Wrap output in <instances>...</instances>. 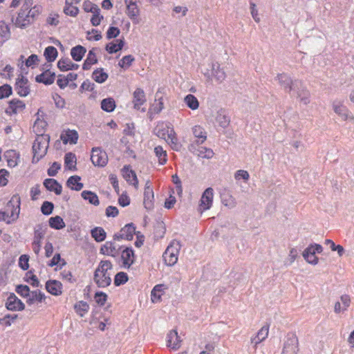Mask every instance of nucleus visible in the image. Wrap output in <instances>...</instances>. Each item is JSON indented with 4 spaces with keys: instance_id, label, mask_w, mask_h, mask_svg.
Segmentation results:
<instances>
[{
    "instance_id": "nucleus-25",
    "label": "nucleus",
    "mask_w": 354,
    "mask_h": 354,
    "mask_svg": "<svg viewBox=\"0 0 354 354\" xmlns=\"http://www.w3.org/2000/svg\"><path fill=\"white\" fill-rule=\"evenodd\" d=\"M44 185L48 190L54 192L57 195H59L62 193V185L53 178L46 179L44 182Z\"/></svg>"
},
{
    "instance_id": "nucleus-44",
    "label": "nucleus",
    "mask_w": 354,
    "mask_h": 354,
    "mask_svg": "<svg viewBox=\"0 0 354 354\" xmlns=\"http://www.w3.org/2000/svg\"><path fill=\"white\" fill-rule=\"evenodd\" d=\"M124 44V42L122 39H118L116 40V43L111 42L107 44L106 46V50L109 53H116L122 48Z\"/></svg>"
},
{
    "instance_id": "nucleus-7",
    "label": "nucleus",
    "mask_w": 354,
    "mask_h": 354,
    "mask_svg": "<svg viewBox=\"0 0 354 354\" xmlns=\"http://www.w3.org/2000/svg\"><path fill=\"white\" fill-rule=\"evenodd\" d=\"M6 207L11 222L16 221L20 212V197L18 195L13 196Z\"/></svg>"
},
{
    "instance_id": "nucleus-56",
    "label": "nucleus",
    "mask_w": 354,
    "mask_h": 354,
    "mask_svg": "<svg viewBox=\"0 0 354 354\" xmlns=\"http://www.w3.org/2000/svg\"><path fill=\"white\" fill-rule=\"evenodd\" d=\"M156 103L153 104L149 109V113H159L164 108L162 98L156 100Z\"/></svg>"
},
{
    "instance_id": "nucleus-59",
    "label": "nucleus",
    "mask_w": 354,
    "mask_h": 354,
    "mask_svg": "<svg viewBox=\"0 0 354 354\" xmlns=\"http://www.w3.org/2000/svg\"><path fill=\"white\" fill-rule=\"evenodd\" d=\"M64 12L67 15L75 17L78 14L79 9L77 7L73 6L72 3H69L66 4L64 9Z\"/></svg>"
},
{
    "instance_id": "nucleus-34",
    "label": "nucleus",
    "mask_w": 354,
    "mask_h": 354,
    "mask_svg": "<svg viewBox=\"0 0 354 354\" xmlns=\"http://www.w3.org/2000/svg\"><path fill=\"white\" fill-rule=\"evenodd\" d=\"M81 178L78 176H71L67 180V185L72 189L75 191L81 190L84 185L82 183H80Z\"/></svg>"
},
{
    "instance_id": "nucleus-41",
    "label": "nucleus",
    "mask_w": 354,
    "mask_h": 354,
    "mask_svg": "<svg viewBox=\"0 0 354 354\" xmlns=\"http://www.w3.org/2000/svg\"><path fill=\"white\" fill-rule=\"evenodd\" d=\"M82 197L94 205H98L100 202L97 196L91 191H83L81 194Z\"/></svg>"
},
{
    "instance_id": "nucleus-46",
    "label": "nucleus",
    "mask_w": 354,
    "mask_h": 354,
    "mask_svg": "<svg viewBox=\"0 0 354 354\" xmlns=\"http://www.w3.org/2000/svg\"><path fill=\"white\" fill-rule=\"evenodd\" d=\"M44 234L41 232H36L32 242V250L36 254H39L41 245V239Z\"/></svg>"
},
{
    "instance_id": "nucleus-45",
    "label": "nucleus",
    "mask_w": 354,
    "mask_h": 354,
    "mask_svg": "<svg viewBox=\"0 0 354 354\" xmlns=\"http://www.w3.org/2000/svg\"><path fill=\"white\" fill-rule=\"evenodd\" d=\"M47 126V122L43 120L37 119L33 125V131L38 135H45L44 130Z\"/></svg>"
},
{
    "instance_id": "nucleus-62",
    "label": "nucleus",
    "mask_w": 354,
    "mask_h": 354,
    "mask_svg": "<svg viewBox=\"0 0 354 354\" xmlns=\"http://www.w3.org/2000/svg\"><path fill=\"white\" fill-rule=\"evenodd\" d=\"M12 94V87L8 84L0 86V99L9 97Z\"/></svg>"
},
{
    "instance_id": "nucleus-16",
    "label": "nucleus",
    "mask_w": 354,
    "mask_h": 354,
    "mask_svg": "<svg viewBox=\"0 0 354 354\" xmlns=\"http://www.w3.org/2000/svg\"><path fill=\"white\" fill-rule=\"evenodd\" d=\"M26 107L25 103L18 99H13L9 102V106L6 112L9 114H17L21 113Z\"/></svg>"
},
{
    "instance_id": "nucleus-15",
    "label": "nucleus",
    "mask_w": 354,
    "mask_h": 354,
    "mask_svg": "<svg viewBox=\"0 0 354 354\" xmlns=\"http://www.w3.org/2000/svg\"><path fill=\"white\" fill-rule=\"evenodd\" d=\"M6 308L10 310H22L25 306L15 295L11 294L7 299Z\"/></svg>"
},
{
    "instance_id": "nucleus-2",
    "label": "nucleus",
    "mask_w": 354,
    "mask_h": 354,
    "mask_svg": "<svg viewBox=\"0 0 354 354\" xmlns=\"http://www.w3.org/2000/svg\"><path fill=\"white\" fill-rule=\"evenodd\" d=\"M113 265L111 261H101L95 270L93 280L100 288H106L111 283Z\"/></svg>"
},
{
    "instance_id": "nucleus-55",
    "label": "nucleus",
    "mask_w": 354,
    "mask_h": 354,
    "mask_svg": "<svg viewBox=\"0 0 354 354\" xmlns=\"http://www.w3.org/2000/svg\"><path fill=\"white\" fill-rule=\"evenodd\" d=\"M10 35L8 25L3 21H0V37L3 41L7 40Z\"/></svg>"
},
{
    "instance_id": "nucleus-20",
    "label": "nucleus",
    "mask_w": 354,
    "mask_h": 354,
    "mask_svg": "<svg viewBox=\"0 0 354 354\" xmlns=\"http://www.w3.org/2000/svg\"><path fill=\"white\" fill-rule=\"evenodd\" d=\"M46 289L51 295L58 296L62 293V284L57 280H49L46 283Z\"/></svg>"
},
{
    "instance_id": "nucleus-38",
    "label": "nucleus",
    "mask_w": 354,
    "mask_h": 354,
    "mask_svg": "<svg viewBox=\"0 0 354 354\" xmlns=\"http://www.w3.org/2000/svg\"><path fill=\"white\" fill-rule=\"evenodd\" d=\"M115 102L113 98L108 97L101 102V108L106 112H112L115 109Z\"/></svg>"
},
{
    "instance_id": "nucleus-64",
    "label": "nucleus",
    "mask_w": 354,
    "mask_h": 354,
    "mask_svg": "<svg viewBox=\"0 0 354 354\" xmlns=\"http://www.w3.org/2000/svg\"><path fill=\"white\" fill-rule=\"evenodd\" d=\"M71 61L68 59H61L57 63L58 68L62 71L70 70Z\"/></svg>"
},
{
    "instance_id": "nucleus-5",
    "label": "nucleus",
    "mask_w": 354,
    "mask_h": 354,
    "mask_svg": "<svg viewBox=\"0 0 354 354\" xmlns=\"http://www.w3.org/2000/svg\"><path fill=\"white\" fill-rule=\"evenodd\" d=\"M180 247V242L176 240L172 241L168 245L163 254L164 260L167 266H172L177 263Z\"/></svg>"
},
{
    "instance_id": "nucleus-43",
    "label": "nucleus",
    "mask_w": 354,
    "mask_h": 354,
    "mask_svg": "<svg viewBox=\"0 0 354 354\" xmlns=\"http://www.w3.org/2000/svg\"><path fill=\"white\" fill-rule=\"evenodd\" d=\"M57 49L54 46H50L46 48L44 55L48 62H52L57 58Z\"/></svg>"
},
{
    "instance_id": "nucleus-23",
    "label": "nucleus",
    "mask_w": 354,
    "mask_h": 354,
    "mask_svg": "<svg viewBox=\"0 0 354 354\" xmlns=\"http://www.w3.org/2000/svg\"><path fill=\"white\" fill-rule=\"evenodd\" d=\"M135 227L133 224H127L126 225L122 230H120V232L119 235H115V239H122L126 240H131L133 236V234L135 232Z\"/></svg>"
},
{
    "instance_id": "nucleus-42",
    "label": "nucleus",
    "mask_w": 354,
    "mask_h": 354,
    "mask_svg": "<svg viewBox=\"0 0 354 354\" xmlns=\"http://www.w3.org/2000/svg\"><path fill=\"white\" fill-rule=\"evenodd\" d=\"M170 129H169L168 127H164V125L162 124V125H158L154 129V132L158 138L164 139L165 140H167V139L169 135V133H170Z\"/></svg>"
},
{
    "instance_id": "nucleus-49",
    "label": "nucleus",
    "mask_w": 354,
    "mask_h": 354,
    "mask_svg": "<svg viewBox=\"0 0 354 354\" xmlns=\"http://www.w3.org/2000/svg\"><path fill=\"white\" fill-rule=\"evenodd\" d=\"M4 157L7 160L8 165L10 167H14L17 165V153L13 150H9L6 151Z\"/></svg>"
},
{
    "instance_id": "nucleus-57",
    "label": "nucleus",
    "mask_w": 354,
    "mask_h": 354,
    "mask_svg": "<svg viewBox=\"0 0 354 354\" xmlns=\"http://www.w3.org/2000/svg\"><path fill=\"white\" fill-rule=\"evenodd\" d=\"M127 281L128 276L127 273L123 272H120L116 274L114 278V283L117 286L125 283Z\"/></svg>"
},
{
    "instance_id": "nucleus-32",
    "label": "nucleus",
    "mask_w": 354,
    "mask_h": 354,
    "mask_svg": "<svg viewBox=\"0 0 354 354\" xmlns=\"http://www.w3.org/2000/svg\"><path fill=\"white\" fill-rule=\"evenodd\" d=\"M61 139L64 143L75 144L78 139V134L74 130H68L65 133L62 134Z\"/></svg>"
},
{
    "instance_id": "nucleus-3",
    "label": "nucleus",
    "mask_w": 354,
    "mask_h": 354,
    "mask_svg": "<svg viewBox=\"0 0 354 354\" xmlns=\"http://www.w3.org/2000/svg\"><path fill=\"white\" fill-rule=\"evenodd\" d=\"M50 136L48 135H38L32 145V162L37 163L47 153Z\"/></svg>"
},
{
    "instance_id": "nucleus-27",
    "label": "nucleus",
    "mask_w": 354,
    "mask_h": 354,
    "mask_svg": "<svg viewBox=\"0 0 354 354\" xmlns=\"http://www.w3.org/2000/svg\"><path fill=\"white\" fill-rule=\"evenodd\" d=\"M55 75L49 71H46L43 73L37 75L35 78L37 82H41L45 84H51L54 82Z\"/></svg>"
},
{
    "instance_id": "nucleus-22",
    "label": "nucleus",
    "mask_w": 354,
    "mask_h": 354,
    "mask_svg": "<svg viewBox=\"0 0 354 354\" xmlns=\"http://www.w3.org/2000/svg\"><path fill=\"white\" fill-rule=\"evenodd\" d=\"M124 179L135 187H138V180L134 171L130 169L129 166H124L122 169Z\"/></svg>"
},
{
    "instance_id": "nucleus-24",
    "label": "nucleus",
    "mask_w": 354,
    "mask_h": 354,
    "mask_svg": "<svg viewBox=\"0 0 354 354\" xmlns=\"http://www.w3.org/2000/svg\"><path fill=\"white\" fill-rule=\"evenodd\" d=\"M121 258L124 266L129 268L134 262V253L133 250L127 248L122 252Z\"/></svg>"
},
{
    "instance_id": "nucleus-4",
    "label": "nucleus",
    "mask_w": 354,
    "mask_h": 354,
    "mask_svg": "<svg viewBox=\"0 0 354 354\" xmlns=\"http://www.w3.org/2000/svg\"><path fill=\"white\" fill-rule=\"evenodd\" d=\"M289 94L291 97H295L304 105H307L310 103V92L300 81L295 80L294 82L291 93Z\"/></svg>"
},
{
    "instance_id": "nucleus-30",
    "label": "nucleus",
    "mask_w": 354,
    "mask_h": 354,
    "mask_svg": "<svg viewBox=\"0 0 354 354\" xmlns=\"http://www.w3.org/2000/svg\"><path fill=\"white\" fill-rule=\"evenodd\" d=\"M101 251L103 254L111 257H115L118 254V250L115 243L111 241L106 242L101 248Z\"/></svg>"
},
{
    "instance_id": "nucleus-17",
    "label": "nucleus",
    "mask_w": 354,
    "mask_h": 354,
    "mask_svg": "<svg viewBox=\"0 0 354 354\" xmlns=\"http://www.w3.org/2000/svg\"><path fill=\"white\" fill-rule=\"evenodd\" d=\"M192 133L196 138L194 142L196 145L203 144L207 139V133L200 125H195L192 128Z\"/></svg>"
},
{
    "instance_id": "nucleus-29",
    "label": "nucleus",
    "mask_w": 354,
    "mask_h": 354,
    "mask_svg": "<svg viewBox=\"0 0 354 354\" xmlns=\"http://www.w3.org/2000/svg\"><path fill=\"white\" fill-rule=\"evenodd\" d=\"M166 141L171 146L172 149L176 151L181 149L182 145L178 142L176 133L173 129H170L169 135Z\"/></svg>"
},
{
    "instance_id": "nucleus-9",
    "label": "nucleus",
    "mask_w": 354,
    "mask_h": 354,
    "mask_svg": "<svg viewBox=\"0 0 354 354\" xmlns=\"http://www.w3.org/2000/svg\"><path fill=\"white\" fill-rule=\"evenodd\" d=\"M213 196L214 190L212 187H208L204 191L199 204V211L201 212L210 209L213 203Z\"/></svg>"
},
{
    "instance_id": "nucleus-12",
    "label": "nucleus",
    "mask_w": 354,
    "mask_h": 354,
    "mask_svg": "<svg viewBox=\"0 0 354 354\" xmlns=\"http://www.w3.org/2000/svg\"><path fill=\"white\" fill-rule=\"evenodd\" d=\"M333 108L335 113L337 114L342 120H354V116L351 115L347 108L341 102H334Z\"/></svg>"
},
{
    "instance_id": "nucleus-1",
    "label": "nucleus",
    "mask_w": 354,
    "mask_h": 354,
    "mask_svg": "<svg viewBox=\"0 0 354 354\" xmlns=\"http://www.w3.org/2000/svg\"><path fill=\"white\" fill-rule=\"evenodd\" d=\"M41 12V8L33 6V0H25L15 21V25L24 28L38 16Z\"/></svg>"
},
{
    "instance_id": "nucleus-28",
    "label": "nucleus",
    "mask_w": 354,
    "mask_h": 354,
    "mask_svg": "<svg viewBox=\"0 0 354 354\" xmlns=\"http://www.w3.org/2000/svg\"><path fill=\"white\" fill-rule=\"evenodd\" d=\"M216 121L221 127L225 128L229 125L230 120L225 111L220 109L216 113Z\"/></svg>"
},
{
    "instance_id": "nucleus-19",
    "label": "nucleus",
    "mask_w": 354,
    "mask_h": 354,
    "mask_svg": "<svg viewBox=\"0 0 354 354\" xmlns=\"http://www.w3.org/2000/svg\"><path fill=\"white\" fill-rule=\"evenodd\" d=\"M278 83L288 93H291L292 87H293L294 82L287 74H279L276 77Z\"/></svg>"
},
{
    "instance_id": "nucleus-31",
    "label": "nucleus",
    "mask_w": 354,
    "mask_h": 354,
    "mask_svg": "<svg viewBox=\"0 0 354 354\" xmlns=\"http://www.w3.org/2000/svg\"><path fill=\"white\" fill-rule=\"evenodd\" d=\"M46 299V296L45 295L44 293L41 292L39 290H35L30 292L26 302L29 305H31L36 301L41 302L43 301H45Z\"/></svg>"
},
{
    "instance_id": "nucleus-6",
    "label": "nucleus",
    "mask_w": 354,
    "mask_h": 354,
    "mask_svg": "<svg viewBox=\"0 0 354 354\" xmlns=\"http://www.w3.org/2000/svg\"><path fill=\"white\" fill-rule=\"evenodd\" d=\"M211 68V73L207 69L206 71L203 72L204 75L209 80L214 79L218 83L223 82L226 77V73L224 69L221 68L220 64L218 62H212Z\"/></svg>"
},
{
    "instance_id": "nucleus-14",
    "label": "nucleus",
    "mask_w": 354,
    "mask_h": 354,
    "mask_svg": "<svg viewBox=\"0 0 354 354\" xmlns=\"http://www.w3.org/2000/svg\"><path fill=\"white\" fill-rule=\"evenodd\" d=\"M166 343L167 347L174 351L180 347L181 339L176 330H171L168 333Z\"/></svg>"
},
{
    "instance_id": "nucleus-52",
    "label": "nucleus",
    "mask_w": 354,
    "mask_h": 354,
    "mask_svg": "<svg viewBox=\"0 0 354 354\" xmlns=\"http://www.w3.org/2000/svg\"><path fill=\"white\" fill-rule=\"evenodd\" d=\"M64 160L66 166L68 168V169L73 170L75 169L76 157L75 154L72 153H67L65 155Z\"/></svg>"
},
{
    "instance_id": "nucleus-51",
    "label": "nucleus",
    "mask_w": 354,
    "mask_h": 354,
    "mask_svg": "<svg viewBox=\"0 0 354 354\" xmlns=\"http://www.w3.org/2000/svg\"><path fill=\"white\" fill-rule=\"evenodd\" d=\"M162 291V286L157 285L151 291V299L153 303H157L160 301Z\"/></svg>"
},
{
    "instance_id": "nucleus-58",
    "label": "nucleus",
    "mask_w": 354,
    "mask_h": 354,
    "mask_svg": "<svg viewBox=\"0 0 354 354\" xmlns=\"http://www.w3.org/2000/svg\"><path fill=\"white\" fill-rule=\"evenodd\" d=\"M83 9L86 12H97L100 10L98 6L89 1H86L83 3Z\"/></svg>"
},
{
    "instance_id": "nucleus-11",
    "label": "nucleus",
    "mask_w": 354,
    "mask_h": 354,
    "mask_svg": "<svg viewBox=\"0 0 354 354\" xmlns=\"http://www.w3.org/2000/svg\"><path fill=\"white\" fill-rule=\"evenodd\" d=\"M15 90L20 96L26 97L30 93V88L28 86V80L24 75H19L16 80Z\"/></svg>"
},
{
    "instance_id": "nucleus-8",
    "label": "nucleus",
    "mask_w": 354,
    "mask_h": 354,
    "mask_svg": "<svg viewBox=\"0 0 354 354\" xmlns=\"http://www.w3.org/2000/svg\"><path fill=\"white\" fill-rule=\"evenodd\" d=\"M197 145L194 142H191L188 146L189 151L201 158L211 159L214 156V153L212 149L205 147L197 148Z\"/></svg>"
},
{
    "instance_id": "nucleus-60",
    "label": "nucleus",
    "mask_w": 354,
    "mask_h": 354,
    "mask_svg": "<svg viewBox=\"0 0 354 354\" xmlns=\"http://www.w3.org/2000/svg\"><path fill=\"white\" fill-rule=\"evenodd\" d=\"M39 57L37 55L32 54L28 57L25 62V64L27 67L34 68L35 66L39 64Z\"/></svg>"
},
{
    "instance_id": "nucleus-36",
    "label": "nucleus",
    "mask_w": 354,
    "mask_h": 354,
    "mask_svg": "<svg viewBox=\"0 0 354 354\" xmlns=\"http://www.w3.org/2000/svg\"><path fill=\"white\" fill-rule=\"evenodd\" d=\"M75 313L80 317H84L88 311L89 306L86 301H80L74 305Z\"/></svg>"
},
{
    "instance_id": "nucleus-40",
    "label": "nucleus",
    "mask_w": 354,
    "mask_h": 354,
    "mask_svg": "<svg viewBox=\"0 0 354 354\" xmlns=\"http://www.w3.org/2000/svg\"><path fill=\"white\" fill-rule=\"evenodd\" d=\"M49 225L54 229L61 230L65 227L63 218L59 216L51 217L48 221Z\"/></svg>"
},
{
    "instance_id": "nucleus-37",
    "label": "nucleus",
    "mask_w": 354,
    "mask_h": 354,
    "mask_svg": "<svg viewBox=\"0 0 354 354\" xmlns=\"http://www.w3.org/2000/svg\"><path fill=\"white\" fill-rule=\"evenodd\" d=\"M184 102L193 111L198 109L199 107L198 100L194 95L192 94H188L184 97Z\"/></svg>"
},
{
    "instance_id": "nucleus-13",
    "label": "nucleus",
    "mask_w": 354,
    "mask_h": 354,
    "mask_svg": "<svg viewBox=\"0 0 354 354\" xmlns=\"http://www.w3.org/2000/svg\"><path fill=\"white\" fill-rule=\"evenodd\" d=\"M298 352V339L296 335L292 334L288 336L286 340L283 348V354H294Z\"/></svg>"
},
{
    "instance_id": "nucleus-63",
    "label": "nucleus",
    "mask_w": 354,
    "mask_h": 354,
    "mask_svg": "<svg viewBox=\"0 0 354 354\" xmlns=\"http://www.w3.org/2000/svg\"><path fill=\"white\" fill-rule=\"evenodd\" d=\"M54 205L51 202L45 201L43 203L41 211L44 215H49L52 213Z\"/></svg>"
},
{
    "instance_id": "nucleus-10",
    "label": "nucleus",
    "mask_w": 354,
    "mask_h": 354,
    "mask_svg": "<svg viewBox=\"0 0 354 354\" xmlns=\"http://www.w3.org/2000/svg\"><path fill=\"white\" fill-rule=\"evenodd\" d=\"M91 160L95 166L104 167L108 162V156L105 151L99 148H93Z\"/></svg>"
},
{
    "instance_id": "nucleus-50",
    "label": "nucleus",
    "mask_w": 354,
    "mask_h": 354,
    "mask_svg": "<svg viewBox=\"0 0 354 354\" xmlns=\"http://www.w3.org/2000/svg\"><path fill=\"white\" fill-rule=\"evenodd\" d=\"M92 237L97 242L104 241L106 238V232L101 227H95L91 230Z\"/></svg>"
},
{
    "instance_id": "nucleus-39",
    "label": "nucleus",
    "mask_w": 354,
    "mask_h": 354,
    "mask_svg": "<svg viewBox=\"0 0 354 354\" xmlns=\"http://www.w3.org/2000/svg\"><path fill=\"white\" fill-rule=\"evenodd\" d=\"M86 53V49L82 46H77L71 49V55L77 62L80 61Z\"/></svg>"
},
{
    "instance_id": "nucleus-47",
    "label": "nucleus",
    "mask_w": 354,
    "mask_h": 354,
    "mask_svg": "<svg viewBox=\"0 0 354 354\" xmlns=\"http://www.w3.org/2000/svg\"><path fill=\"white\" fill-rule=\"evenodd\" d=\"M92 77L97 83H103L107 80L108 75L102 68H98L93 71Z\"/></svg>"
},
{
    "instance_id": "nucleus-33",
    "label": "nucleus",
    "mask_w": 354,
    "mask_h": 354,
    "mask_svg": "<svg viewBox=\"0 0 354 354\" xmlns=\"http://www.w3.org/2000/svg\"><path fill=\"white\" fill-rule=\"evenodd\" d=\"M153 192L152 188H145L144 205L146 209H151L153 207Z\"/></svg>"
},
{
    "instance_id": "nucleus-53",
    "label": "nucleus",
    "mask_w": 354,
    "mask_h": 354,
    "mask_svg": "<svg viewBox=\"0 0 354 354\" xmlns=\"http://www.w3.org/2000/svg\"><path fill=\"white\" fill-rule=\"evenodd\" d=\"M155 153L158 158L160 164L164 165L167 162V153L160 146L156 147L154 149Z\"/></svg>"
},
{
    "instance_id": "nucleus-21",
    "label": "nucleus",
    "mask_w": 354,
    "mask_h": 354,
    "mask_svg": "<svg viewBox=\"0 0 354 354\" xmlns=\"http://www.w3.org/2000/svg\"><path fill=\"white\" fill-rule=\"evenodd\" d=\"M133 106L136 109H140V106L143 105L147 101L145 93L142 88H138L133 92Z\"/></svg>"
},
{
    "instance_id": "nucleus-26",
    "label": "nucleus",
    "mask_w": 354,
    "mask_h": 354,
    "mask_svg": "<svg viewBox=\"0 0 354 354\" xmlns=\"http://www.w3.org/2000/svg\"><path fill=\"white\" fill-rule=\"evenodd\" d=\"M315 252L314 250H313V247L308 246L306 248L303 252V257L304 259L310 264L317 265L318 263V258L315 255Z\"/></svg>"
},
{
    "instance_id": "nucleus-48",
    "label": "nucleus",
    "mask_w": 354,
    "mask_h": 354,
    "mask_svg": "<svg viewBox=\"0 0 354 354\" xmlns=\"http://www.w3.org/2000/svg\"><path fill=\"white\" fill-rule=\"evenodd\" d=\"M126 6H127L126 13H127V16L132 20L136 19L140 13V10L138 6V4L126 5Z\"/></svg>"
},
{
    "instance_id": "nucleus-54",
    "label": "nucleus",
    "mask_w": 354,
    "mask_h": 354,
    "mask_svg": "<svg viewBox=\"0 0 354 354\" xmlns=\"http://www.w3.org/2000/svg\"><path fill=\"white\" fill-rule=\"evenodd\" d=\"M234 177L236 181L243 180L244 183H247L250 178V174L246 170L239 169L234 173Z\"/></svg>"
},
{
    "instance_id": "nucleus-18",
    "label": "nucleus",
    "mask_w": 354,
    "mask_h": 354,
    "mask_svg": "<svg viewBox=\"0 0 354 354\" xmlns=\"http://www.w3.org/2000/svg\"><path fill=\"white\" fill-rule=\"evenodd\" d=\"M269 333V326L265 325L261 327V328L257 332V333L251 337L250 342L251 344L257 346L260 344L263 341H264L268 336Z\"/></svg>"
},
{
    "instance_id": "nucleus-35",
    "label": "nucleus",
    "mask_w": 354,
    "mask_h": 354,
    "mask_svg": "<svg viewBox=\"0 0 354 354\" xmlns=\"http://www.w3.org/2000/svg\"><path fill=\"white\" fill-rule=\"evenodd\" d=\"M297 258H299L297 249L295 248H290L289 249L288 254L283 262L284 266L286 267L290 266Z\"/></svg>"
},
{
    "instance_id": "nucleus-61",
    "label": "nucleus",
    "mask_w": 354,
    "mask_h": 354,
    "mask_svg": "<svg viewBox=\"0 0 354 354\" xmlns=\"http://www.w3.org/2000/svg\"><path fill=\"white\" fill-rule=\"evenodd\" d=\"M286 126L290 128H299V115L294 114L291 118H288L286 121Z\"/></svg>"
}]
</instances>
